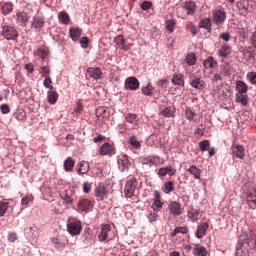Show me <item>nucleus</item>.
<instances>
[{
	"mask_svg": "<svg viewBox=\"0 0 256 256\" xmlns=\"http://www.w3.org/2000/svg\"><path fill=\"white\" fill-rule=\"evenodd\" d=\"M168 209L170 214L174 217H179L183 213V208H181V204L177 201H173L168 205Z\"/></svg>",
	"mask_w": 256,
	"mask_h": 256,
	"instance_id": "39448f33",
	"label": "nucleus"
},
{
	"mask_svg": "<svg viewBox=\"0 0 256 256\" xmlns=\"http://www.w3.org/2000/svg\"><path fill=\"white\" fill-rule=\"evenodd\" d=\"M43 85L46 89H49L50 91H53V80L50 78V76L44 77Z\"/></svg>",
	"mask_w": 256,
	"mask_h": 256,
	"instance_id": "49530a36",
	"label": "nucleus"
},
{
	"mask_svg": "<svg viewBox=\"0 0 256 256\" xmlns=\"http://www.w3.org/2000/svg\"><path fill=\"white\" fill-rule=\"evenodd\" d=\"M190 85L191 87H193L194 89H198L199 91L205 89V81H203V79L199 77H195L194 79H192Z\"/></svg>",
	"mask_w": 256,
	"mask_h": 256,
	"instance_id": "412c9836",
	"label": "nucleus"
},
{
	"mask_svg": "<svg viewBox=\"0 0 256 256\" xmlns=\"http://www.w3.org/2000/svg\"><path fill=\"white\" fill-rule=\"evenodd\" d=\"M115 153V147L111 145V143L106 142L104 143L99 150V155L105 156V155H113Z\"/></svg>",
	"mask_w": 256,
	"mask_h": 256,
	"instance_id": "f8f14e48",
	"label": "nucleus"
},
{
	"mask_svg": "<svg viewBox=\"0 0 256 256\" xmlns=\"http://www.w3.org/2000/svg\"><path fill=\"white\" fill-rule=\"evenodd\" d=\"M17 23L19 25H25L27 21H29V17L27 16V13L25 12H19L16 14Z\"/></svg>",
	"mask_w": 256,
	"mask_h": 256,
	"instance_id": "2f4dec72",
	"label": "nucleus"
},
{
	"mask_svg": "<svg viewBox=\"0 0 256 256\" xmlns=\"http://www.w3.org/2000/svg\"><path fill=\"white\" fill-rule=\"evenodd\" d=\"M80 45L82 49H87L89 47V38L87 36H84L80 39Z\"/></svg>",
	"mask_w": 256,
	"mask_h": 256,
	"instance_id": "052dcab7",
	"label": "nucleus"
},
{
	"mask_svg": "<svg viewBox=\"0 0 256 256\" xmlns=\"http://www.w3.org/2000/svg\"><path fill=\"white\" fill-rule=\"evenodd\" d=\"M166 29L170 33H173V31H175V20L166 21Z\"/></svg>",
	"mask_w": 256,
	"mask_h": 256,
	"instance_id": "864d4df0",
	"label": "nucleus"
},
{
	"mask_svg": "<svg viewBox=\"0 0 256 256\" xmlns=\"http://www.w3.org/2000/svg\"><path fill=\"white\" fill-rule=\"evenodd\" d=\"M226 19H227V15L225 14V11L215 10L213 12V22L216 25H223V23H225Z\"/></svg>",
	"mask_w": 256,
	"mask_h": 256,
	"instance_id": "423d86ee",
	"label": "nucleus"
},
{
	"mask_svg": "<svg viewBox=\"0 0 256 256\" xmlns=\"http://www.w3.org/2000/svg\"><path fill=\"white\" fill-rule=\"evenodd\" d=\"M236 91H238L237 94H245L249 91V87L244 81L238 80L236 81Z\"/></svg>",
	"mask_w": 256,
	"mask_h": 256,
	"instance_id": "5701e85b",
	"label": "nucleus"
},
{
	"mask_svg": "<svg viewBox=\"0 0 256 256\" xmlns=\"http://www.w3.org/2000/svg\"><path fill=\"white\" fill-rule=\"evenodd\" d=\"M182 8L186 11L187 15H195L197 4L193 1H186Z\"/></svg>",
	"mask_w": 256,
	"mask_h": 256,
	"instance_id": "4468645a",
	"label": "nucleus"
},
{
	"mask_svg": "<svg viewBox=\"0 0 256 256\" xmlns=\"http://www.w3.org/2000/svg\"><path fill=\"white\" fill-rule=\"evenodd\" d=\"M175 173H177V171L173 168V166L163 167L158 170L159 177H165L167 174H169L170 177H173Z\"/></svg>",
	"mask_w": 256,
	"mask_h": 256,
	"instance_id": "a211bd4d",
	"label": "nucleus"
},
{
	"mask_svg": "<svg viewBox=\"0 0 256 256\" xmlns=\"http://www.w3.org/2000/svg\"><path fill=\"white\" fill-rule=\"evenodd\" d=\"M83 191L84 193H90L91 192V184L89 182L83 183Z\"/></svg>",
	"mask_w": 256,
	"mask_h": 256,
	"instance_id": "69168bd1",
	"label": "nucleus"
},
{
	"mask_svg": "<svg viewBox=\"0 0 256 256\" xmlns=\"http://www.w3.org/2000/svg\"><path fill=\"white\" fill-rule=\"evenodd\" d=\"M45 25V18L43 16H35L32 22L34 29H43Z\"/></svg>",
	"mask_w": 256,
	"mask_h": 256,
	"instance_id": "b1692460",
	"label": "nucleus"
},
{
	"mask_svg": "<svg viewBox=\"0 0 256 256\" xmlns=\"http://www.w3.org/2000/svg\"><path fill=\"white\" fill-rule=\"evenodd\" d=\"M78 209L83 213H87L93 209V202L89 199L82 198L78 201Z\"/></svg>",
	"mask_w": 256,
	"mask_h": 256,
	"instance_id": "20e7f679",
	"label": "nucleus"
},
{
	"mask_svg": "<svg viewBox=\"0 0 256 256\" xmlns=\"http://www.w3.org/2000/svg\"><path fill=\"white\" fill-rule=\"evenodd\" d=\"M221 69L224 75H229V73H231V66L227 62L221 65Z\"/></svg>",
	"mask_w": 256,
	"mask_h": 256,
	"instance_id": "4d7b16f0",
	"label": "nucleus"
},
{
	"mask_svg": "<svg viewBox=\"0 0 256 256\" xmlns=\"http://www.w3.org/2000/svg\"><path fill=\"white\" fill-rule=\"evenodd\" d=\"M147 219L150 223H155L159 219V215L155 212H151L147 215Z\"/></svg>",
	"mask_w": 256,
	"mask_h": 256,
	"instance_id": "6e6d98bb",
	"label": "nucleus"
},
{
	"mask_svg": "<svg viewBox=\"0 0 256 256\" xmlns=\"http://www.w3.org/2000/svg\"><path fill=\"white\" fill-rule=\"evenodd\" d=\"M186 31L191 33L193 35V37H195V35H197V33H198L197 26L195 24H193V22H189L186 25Z\"/></svg>",
	"mask_w": 256,
	"mask_h": 256,
	"instance_id": "79ce46f5",
	"label": "nucleus"
},
{
	"mask_svg": "<svg viewBox=\"0 0 256 256\" xmlns=\"http://www.w3.org/2000/svg\"><path fill=\"white\" fill-rule=\"evenodd\" d=\"M47 98H48V103L51 105H55L57 103V99H59V94L57 92L49 90L47 92Z\"/></svg>",
	"mask_w": 256,
	"mask_h": 256,
	"instance_id": "c756f323",
	"label": "nucleus"
},
{
	"mask_svg": "<svg viewBox=\"0 0 256 256\" xmlns=\"http://www.w3.org/2000/svg\"><path fill=\"white\" fill-rule=\"evenodd\" d=\"M236 103H241L245 107L249 105V97L245 94H236Z\"/></svg>",
	"mask_w": 256,
	"mask_h": 256,
	"instance_id": "72a5a7b5",
	"label": "nucleus"
},
{
	"mask_svg": "<svg viewBox=\"0 0 256 256\" xmlns=\"http://www.w3.org/2000/svg\"><path fill=\"white\" fill-rule=\"evenodd\" d=\"M185 63L189 65L190 67L195 65L197 63V57L195 56V53H190L185 58Z\"/></svg>",
	"mask_w": 256,
	"mask_h": 256,
	"instance_id": "58836bf2",
	"label": "nucleus"
},
{
	"mask_svg": "<svg viewBox=\"0 0 256 256\" xmlns=\"http://www.w3.org/2000/svg\"><path fill=\"white\" fill-rule=\"evenodd\" d=\"M250 43L254 49H256V32H254L250 38Z\"/></svg>",
	"mask_w": 256,
	"mask_h": 256,
	"instance_id": "774afa93",
	"label": "nucleus"
},
{
	"mask_svg": "<svg viewBox=\"0 0 256 256\" xmlns=\"http://www.w3.org/2000/svg\"><path fill=\"white\" fill-rule=\"evenodd\" d=\"M31 201H33V198L31 196H25L22 198L21 203L22 205H28Z\"/></svg>",
	"mask_w": 256,
	"mask_h": 256,
	"instance_id": "338daca9",
	"label": "nucleus"
},
{
	"mask_svg": "<svg viewBox=\"0 0 256 256\" xmlns=\"http://www.w3.org/2000/svg\"><path fill=\"white\" fill-rule=\"evenodd\" d=\"M142 11H149L153 7V3L151 1H144L140 4Z\"/></svg>",
	"mask_w": 256,
	"mask_h": 256,
	"instance_id": "603ef678",
	"label": "nucleus"
},
{
	"mask_svg": "<svg viewBox=\"0 0 256 256\" xmlns=\"http://www.w3.org/2000/svg\"><path fill=\"white\" fill-rule=\"evenodd\" d=\"M207 229H209V223L204 222L197 226L195 236L197 239H203L207 235Z\"/></svg>",
	"mask_w": 256,
	"mask_h": 256,
	"instance_id": "9b49d317",
	"label": "nucleus"
},
{
	"mask_svg": "<svg viewBox=\"0 0 256 256\" xmlns=\"http://www.w3.org/2000/svg\"><path fill=\"white\" fill-rule=\"evenodd\" d=\"M0 111L3 115H7L8 113H11V107H9V104H2L0 106Z\"/></svg>",
	"mask_w": 256,
	"mask_h": 256,
	"instance_id": "bf43d9fd",
	"label": "nucleus"
},
{
	"mask_svg": "<svg viewBox=\"0 0 256 256\" xmlns=\"http://www.w3.org/2000/svg\"><path fill=\"white\" fill-rule=\"evenodd\" d=\"M67 231L69 235L75 237L77 235H81V231H83V226L81 222L77 218H68L67 220Z\"/></svg>",
	"mask_w": 256,
	"mask_h": 256,
	"instance_id": "f257e3e1",
	"label": "nucleus"
},
{
	"mask_svg": "<svg viewBox=\"0 0 256 256\" xmlns=\"http://www.w3.org/2000/svg\"><path fill=\"white\" fill-rule=\"evenodd\" d=\"M218 55L220 57H227L228 55H231V46L223 44L218 51Z\"/></svg>",
	"mask_w": 256,
	"mask_h": 256,
	"instance_id": "bb28decb",
	"label": "nucleus"
},
{
	"mask_svg": "<svg viewBox=\"0 0 256 256\" xmlns=\"http://www.w3.org/2000/svg\"><path fill=\"white\" fill-rule=\"evenodd\" d=\"M58 18H59V21L64 25H67V23H69L70 21L69 14H67V12H60L58 14Z\"/></svg>",
	"mask_w": 256,
	"mask_h": 256,
	"instance_id": "37998d69",
	"label": "nucleus"
},
{
	"mask_svg": "<svg viewBox=\"0 0 256 256\" xmlns=\"http://www.w3.org/2000/svg\"><path fill=\"white\" fill-rule=\"evenodd\" d=\"M7 209H9V203L0 202V217H5V213H7Z\"/></svg>",
	"mask_w": 256,
	"mask_h": 256,
	"instance_id": "09e8293b",
	"label": "nucleus"
},
{
	"mask_svg": "<svg viewBox=\"0 0 256 256\" xmlns=\"http://www.w3.org/2000/svg\"><path fill=\"white\" fill-rule=\"evenodd\" d=\"M247 78L249 79L250 83H252V85H256V72L248 73Z\"/></svg>",
	"mask_w": 256,
	"mask_h": 256,
	"instance_id": "e2e57ef3",
	"label": "nucleus"
},
{
	"mask_svg": "<svg viewBox=\"0 0 256 256\" xmlns=\"http://www.w3.org/2000/svg\"><path fill=\"white\" fill-rule=\"evenodd\" d=\"M172 83L183 87V85H185V82L183 81V74H175L172 78Z\"/></svg>",
	"mask_w": 256,
	"mask_h": 256,
	"instance_id": "c9c22d12",
	"label": "nucleus"
},
{
	"mask_svg": "<svg viewBox=\"0 0 256 256\" xmlns=\"http://www.w3.org/2000/svg\"><path fill=\"white\" fill-rule=\"evenodd\" d=\"M69 34L72 41H79V37H81V29L72 27L69 30Z\"/></svg>",
	"mask_w": 256,
	"mask_h": 256,
	"instance_id": "cd10ccee",
	"label": "nucleus"
},
{
	"mask_svg": "<svg viewBox=\"0 0 256 256\" xmlns=\"http://www.w3.org/2000/svg\"><path fill=\"white\" fill-rule=\"evenodd\" d=\"M118 165L121 171H125V169H129V156H127V154H121L118 157Z\"/></svg>",
	"mask_w": 256,
	"mask_h": 256,
	"instance_id": "2eb2a0df",
	"label": "nucleus"
},
{
	"mask_svg": "<svg viewBox=\"0 0 256 256\" xmlns=\"http://www.w3.org/2000/svg\"><path fill=\"white\" fill-rule=\"evenodd\" d=\"M203 65L205 69H213L217 65V62H215L213 57H208V59L204 61Z\"/></svg>",
	"mask_w": 256,
	"mask_h": 256,
	"instance_id": "a19ab883",
	"label": "nucleus"
},
{
	"mask_svg": "<svg viewBox=\"0 0 256 256\" xmlns=\"http://www.w3.org/2000/svg\"><path fill=\"white\" fill-rule=\"evenodd\" d=\"M220 39H222L223 41H225L226 43L231 41V34L224 32L222 34H220Z\"/></svg>",
	"mask_w": 256,
	"mask_h": 256,
	"instance_id": "0e129e2a",
	"label": "nucleus"
},
{
	"mask_svg": "<svg viewBox=\"0 0 256 256\" xmlns=\"http://www.w3.org/2000/svg\"><path fill=\"white\" fill-rule=\"evenodd\" d=\"M109 233H111V226L109 224L102 225L100 234L98 235L99 241H107L109 239Z\"/></svg>",
	"mask_w": 256,
	"mask_h": 256,
	"instance_id": "ddd939ff",
	"label": "nucleus"
},
{
	"mask_svg": "<svg viewBox=\"0 0 256 256\" xmlns=\"http://www.w3.org/2000/svg\"><path fill=\"white\" fill-rule=\"evenodd\" d=\"M173 108L171 107H166L162 112L161 115H163V117H173Z\"/></svg>",
	"mask_w": 256,
	"mask_h": 256,
	"instance_id": "5fc2aeb1",
	"label": "nucleus"
},
{
	"mask_svg": "<svg viewBox=\"0 0 256 256\" xmlns=\"http://www.w3.org/2000/svg\"><path fill=\"white\" fill-rule=\"evenodd\" d=\"M82 238L85 245H91L93 243V230L89 227L85 228Z\"/></svg>",
	"mask_w": 256,
	"mask_h": 256,
	"instance_id": "dca6fc26",
	"label": "nucleus"
},
{
	"mask_svg": "<svg viewBox=\"0 0 256 256\" xmlns=\"http://www.w3.org/2000/svg\"><path fill=\"white\" fill-rule=\"evenodd\" d=\"M24 69H26L27 73H29L30 75H33V73H35V66H33V63L26 64Z\"/></svg>",
	"mask_w": 256,
	"mask_h": 256,
	"instance_id": "680f3d73",
	"label": "nucleus"
},
{
	"mask_svg": "<svg viewBox=\"0 0 256 256\" xmlns=\"http://www.w3.org/2000/svg\"><path fill=\"white\" fill-rule=\"evenodd\" d=\"M1 11L3 15H9V13H13V4L12 3H5L1 7Z\"/></svg>",
	"mask_w": 256,
	"mask_h": 256,
	"instance_id": "4c0bfd02",
	"label": "nucleus"
},
{
	"mask_svg": "<svg viewBox=\"0 0 256 256\" xmlns=\"http://www.w3.org/2000/svg\"><path fill=\"white\" fill-rule=\"evenodd\" d=\"M187 171L190 173V175H193L194 179H201V173H203V171L197 166L192 165L189 167V169H187Z\"/></svg>",
	"mask_w": 256,
	"mask_h": 256,
	"instance_id": "393cba45",
	"label": "nucleus"
},
{
	"mask_svg": "<svg viewBox=\"0 0 256 256\" xmlns=\"http://www.w3.org/2000/svg\"><path fill=\"white\" fill-rule=\"evenodd\" d=\"M129 144L132 149H141V141H139L135 136L130 137Z\"/></svg>",
	"mask_w": 256,
	"mask_h": 256,
	"instance_id": "e433bc0d",
	"label": "nucleus"
},
{
	"mask_svg": "<svg viewBox=\"0 0 256 256\" xmlns=\"http://www.w3.org/2000/svg\"><path fill=\"white\" fill-rule=\"evenodd\" d=\"M34 55L36 57H39V59H42V62L47 63V57H49V50L45 48H38L37 51L34 52Z\"/></svg>",
	"mask_w": 256,
	"mask_h": 256,
	"instance_id": "aec40b11",
	"label": "nucleus"
},
{
	"mask_svg": "<svg viewBox=\"0 0 256 256\" xmlns=\"http://www.w3.org/2000/svg\"><path fill=\"white\" fill-rule=\"evenodd\" d=\"M73 167H75V160H73V158H71V157H68L64 161V169H65V171L71 173V171H73Z\"/></svg>",
	"mask_w": 256,
	"mask_h": 256,
	"instance_id": "473e14b6",
	"label": "nucleus"
},
{
	"mask_svg": "<svg viewBox=\"0 0 256 256\" xmlns=\"http://www.w3.org/2000/svg\"><path fill=\"white\" fill-rule=\"evenodd\" d=\"M52 243L54 244V247L56 249H59V251H63V248L65 247V243L61 242L59 238H53Z\"/></svg>",
	"mask_w": 256,
	"mask_h": 256,
	"instance_id": "de8ad7c7",
	"label": "nucleus"
},
{
	"mask_svg": "<svg viewBox=\"0 0 256 256\" xmlns=\"http://www.w3.org/2000/svg\"><path fill=\"white\" fill-rule=\"evenodd\" d=\"M247 205H249V207L251 209L256 208V191L248 193V195H247Z\"/></svg>",
	"mask_w": 256,
	"mask_h": 256,
	"instance_id": "a878e982",
	"label": "nucleus"
},
{
	"mask_svg": "<svg viewBox=\"0 0 256 256\" xmlns=\"http://www.w3.org/2000/svg\"><path fill=\"white\" fill-rule=\"evenodd\" d=\"M175 189V186L173 184V181H168L164 184V186L162 187V191L166 194L171 193V191H173Z\"/></svg>",
	"mask_w": 256,
	"mask_h": 256,
	"instance_id": "ea45409f",
	"label": "nucleus"
},
{
	"mask_svg": "<svg viewBox=\"0 0 256 256\" xmlns=\"http://www.w3.org/2000/svg\"><path fill=\"white\" fill-rule=\"evenodd\" d=\"M193 253L196 256H207V248H205L199 244H195Z\"/></svg>",
	"mask_w": 256,
	"mask_h": 256,
	"instance_id": "c85d7f7f",
	"label": "nucleus"
},
{
	"mask_svg": "<svg viewBox=\"0 0 256 256\" xmlns=\"http://www.w3.org/2000/svg\"><path fill=\"white\" fill-rule=\"evenodd\" d=\"M129 119H130V123L134 125L133 127H131V129H139V124H137V115L130 114Z\"/></svg>",
	"mask_w": 256,
	"mask_h": 256,
	"instance_id": "3c124183",
	"label": "nucleus"
},
{
	"mask_svg": "<svg viewBox=\"0 0 256 256\" xmlns=\"http://www.w3.org/2000/svg\"><path fill=\"white\" fill-rule=\"evenodd\" d=\"M78 167H79L77 169L78 175H87V172L89 171V169H91V165L87 161L79 162Z\"/></svg>",
	"mask_w": 256,
	"mask_h": 256,
	"instance_id": "6ab92c4d",
	"label": "nucleus"
},
{
	"mask_svg": "<svg viewBox=\"0 0 256 256\" xmlns=\"http://www.w3.org/2000/svg\"><path fill=\"white\" fill-rule=\"evenodd\" d=\"M163 207V202L161 200H154L152 204L153 211H159Z\"/></svg>",
	"mask_w": 256,
	"mask_h": 256,
	"instance_id": "13d9d810",
	"label": "nucleus"
},
{
	"mask_svg": "<svg viewBox=\"0 0 256 256\" xmlns=\"http://www.w3.org/2000/svg\"><path fill=\"white\" fill-rule=\"evenodd\" d=\"M153 89H155L153 85H151V83H148L146 87L142 88V93L143 95H147V97H151V95H153Z\"/></svg>",
	"mask_w": 256,
	"mask_h": 256,
	"instance_id": "c03bdc74",
	"label": "nucleus"
},
{
	"mask_svg": "<svg viewBox=\"0 0 256 256\" xmlns=\"http://www.w3.org/2000/svg\"><path fill=\"white\" fill-rule=\"evenodd\" d=\"M187 217L192 223H199V219L203 217V212L199 211L198 209L191 208L188 211Z\"/></svg>",
	"mask_w": 256,
	"mask_h": 256,
	"instance_id": "1a4fd4ad",
	"label": "nucleus"
},
{
	"mask_svg": "<svg viewBox=\"0 0 256 256\" xmlns=\"http://www.w3.org/2000/svg\"><path fill=\"white\" fill-rule=\"evenodd\" d=\"M232 157H236V159H244L245 157V148L239 144L232 145Z\"/></svg>",
	"mask_w": 256,
	"mask_h": 256,
	"instance_id": "9d476101",
	"label": "nucleus"
},
{
	"mask_svg": "<svg viewBox=\"0 0 256 256\" xmlns=\"http://www.w3.org/2000/svg\"><path fill=\"white\" fill-rule=\"evenodd\" d=\"M60 197L65 207H71V205H73V192H71L70 190L63 191L60 194Z\"/></svg>",
	"mask_w": 256,
	"mask_h": 256,
	"instance_id": "0eeeda50",
	"label": "nucleus"
},
{
	"mask_svg": "<svg viewBox=\"0 0 256 256\" xmlns=\"http://www.w3.org/2000/svg\"><path fill=\"white\" fill-rule=\"evenodd\" d=\"M96 197L100 199V201H103L105 197H107V187L103 184H99V186L96 188Z\"/></svg>",
	"mask_w": 256,
	"mask_h": 256,
	"instance_id": "4be33fe9",
	"label": "nucleus"
},
{
	"mask_svg": "<svg viewBox=\"0 0 256 256\" xmlns=\"http://www.w3.org/2000/svg\"><path fill=\"white\" fill-rule=\"evenodd\" d=\"M40 75L41 77H49V75H51V66L49 65V59H47L46 62H41Z\"/></svg>",
	"mask_w": 256,
	"mask_h": 256,
	"instance_id": "f3484780",
	"label": "nucleus"
},
{
	"mask_svg": "<svg viewBox=\"0 0 256 256\" xmlns=\"http://www.w3.org/2000/svg\"><path fill=\"white\" fill-rule=\"evenodd\" d=\"M86 72L95 81H99L103 77V71L99 67H89L86 69Z\"/></svg>",
	"mask_w": 256,
	"mask_h": 256,
	"instance_id": "6e6552de",
	"label": "nucleus"
},
{
	"mask_svg": "<svg viewBox=\"0 0 256 256\" xmlns=\"http://www.w3.org/2000/svg\"><path fill=\"white\" fill-rule=\"evenodd\" d=\"M199 27L201 29H207L208 33H211V19L205 18V19L201 20L199 23Z\"/></svg>",
	"mask_w": 256,
	"mask_h": 256,
	"instance_id": "f704fd0d",
	"label": "nucleus"
},
{
	"mask_svg": "<svg viewBox=\"0 0 256 256\" xmlns=\"http://www.w3.org/2000/svg\"><path fill=\"white\" fill-rule=\"evenodd\" d=\"M185 117L188 119V121H193L195 117H197V113L193 111L191 108H187L185 111Z\"/></svg>",
	"mask_w": 256,
	"mask_h": 256,
	"instance_id": "a18cd8bd",
	"label": "nucleus"
},
{
	"mask_svg": "<svg viewBox=\"0 0 256 256\" xmlns=\"http://www.w3.org/2000/svg\"><path fill=\"white\" fill-rule=\"evenodd\" d=\"M139 80L135 77H129V90L130 91H137L140 87Z\"/></svg>",
	"mask_w": 256,
	"mask_h": 256,
	"instance_id": "7c9ffc66",
	"label": "nucleus"
},
{
	"mask_svg": "<svg viewBox=\"0 0 256 256\" xmlns=\"http://www.w3.org/2000/svg\"><path fill=\"white\" fill-rule=\"evenodd\" d=\"M199 147L201 151H209V147H211V142H209V140H203L199 143Z\"/></svg>",
	"mask_w": 256,
	"mask_h": 256,
	"instance_id": "8fccbe9b",
	"label": "nucleus"
},
{
	"mask_svg": "<svg viewBox=\"0 0 256 256\" xmlns=\"http://www.w3.org/2000/svg\"><path fill=\"white\" fill-rule=\"evenodd\" d=\"M2 35L4 39H7L8 41H15L16 37H19L17 30L11 26H4L2 28Z\"/></svg>",
	"mask_w": 256,
	"mask_h": 256,
	"instance_id": "7ed1b4c3",
	"label": "nucleus"
},
{
	"mask_svg": "<svg viewBox=\"0 0 256 256\" xmlns=\"http://www.w3.org/2000/svg\"><path fill=\"white\" fill-rule=\"evenodd\" d=\"M236 7L239 10L240 15L243 13H253L255 11V2L249 0H240L236 3Z\"/></svg>",
	"mask_w": 256,
	"mask_h": 256,
	"instance_id": "f03ea898",
	"label": "nucleus"
}]
</instances>
